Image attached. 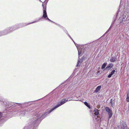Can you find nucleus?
Masks as SVG:
<instances>
[{
  "label": "nucleus",
  "mask_w": 129,
  "mask_h": 129,
  "mask_svg": "<svg viewBox=\"0 0 129 129\" xmlns=\"http://www.w3.org/2000/svg\"><path fill=\"white\" fill-rule=\"evenodd\" d=\"M113 64L112 63H110L107 65V67L105 69L103 70V71H105V70H109L113 67Z\"/></svg>",
  "instance_id": "9d476101"
},
{
  "label": "nucleus",
  "mask_w": 129,
  "mask_h": 129,
  "mask_svg": "<svg viewBox=\"0 0 129 129\" xmlns=\"http://www.w3.org/2000/svg\"><path fill=\"white\" fill-rule=\"evenodd\" d=\"M4 35L3 30L0 31V36Z\"/></svg>",
  "instance_id": "412c9836"
},
{
  "label": "nucleus",
  "mask_w": 129,
  "mask_h": 129,
  "mask_svg": "<svg viewBox=\"0 0 129 129\" xmlns=\"http://www.w3.org/2000/svg\"><path fill=\"white\" fill-rule=\"evenodd\" d=\"M114 23V22H112V23H111V25H113V24Z\"/></svg>",
  "instance_id": "72a5a7b5"
},
{
  "label": "nucleus",
  "mask_w": 129,
  "mask_h": 129,
  "mask_svg": "<svg viewBox=\"0 0 129 129\" xmlns=\"http://www.w3.org/2000/svg\"><path fill=\"white\" fill-rule=\"evenodd\" d=\"M129 111V103H128V108L127 109V111Z\"/></svg>",
  "instance_id": "2f4dec72"
},
{
  "label": "nucleus",
  "mask_w": 129,
  "mask_h": 129,
  "mask_svg": "<svg viewBox=\"0 0 129 129\" xmlns=\"http://www.w3.org/2000/svg\"><path fill=\"white\" fill-rule=\"evenodd\" d=\"M67 35L72 40H73L72 38L70 36V35L69 34H68Z\"/></svg>",
  "instance_id": "cd10ccee"
},
{
  "label": "nucleus",
  "mask_w": 129,
  "mask_h": 129,
  "mask_svg": "<svg viewBox=\"0 0 129 129\" xmlns=\"http://www.w3.org/2000/svg\"><path fill=\"white\" fill-rule=\"evenodd\" d=\"M114 102H113L111 104V107H113L114 106Z\"/></svg>",
  "instance_id": "393cba45"
},
{
  "label": "nucleus",
  "mask_w": 129,
  "mask_h": 129,
  "mask_svg": "<svg viewBox=\"0 0 129 129\" xmlns=\"http://www.w3.org/2000/svg\"><path fill=\"white\" fill-rule=\"evenodd\" d=\"M49 0H45V2H46V3H45L44 4H45H45H47V3L48 1Z\"/></svg>",
  "instance_id": "7c9ffc66"
},
{
  "label": "nucleus",
  "mask_w": 129,
  "mask_h": 129,
  "mask_svg": "<svg viewBox=\"0 0 129 129\" xmlns=\"http://www.w3.org/2000/svg\"><path fill=\"white\" fill-rule=\"evenodd\" d=\"M107 63L106 62H105L103 63L101 69L102 70L105 69V68L107 65Z\"/></svg>",
  "instance_id": "dca6fc26"
},
{
  "label": "nucleus",
  "mask_w": 129,
  "mask_h": 129,
  "mask_svg": "<svg viewBox=\"0 0 129 129\" xmlns=\"http://www.w3.org/2000/svg\"><path fill=\"white\" fill-rule=\"evenodd\" d=\"M105 110L108 113V114L109 116V120L112 116L113 115V112L112 110L108 107H107L105 108Z\"/></svg>",
  "instance_id": "423d86ee"
},
{
  "label": "nucleus",
  "mask_w": 129,
  "mask_h": 129,
  "mask_svg": "<svg viewBox=\"0 0 129 129\" xmlns=\"http://www.w3.org/2000/svg\"><path fill=\"white\" fill-rule=\"evenodd\" d=\"M87 106L89 109H90L91 108L90 105L89 104L87 105Z\"/></svg>",
  "instance_id": "c85d7f7f"
},
{
  "label": "nucleus",
  "mask_w": 129,
  "mask_h": 129,
  "mask_svg": "<svg viewBox=\"0 0 129 129\" xmlns=\"http://www.w3.org/2000/svg\"><path fill=\"white\" fill-rule=\"evenodd\" d=\"M119 9H118V11H117V12L116 14V15L115 16V18L114 19V21H112L113 22H114V23L116 21V18L118 16V14L119 12Z\"/></svg>",
  "instance_id": "6ab92c4d"
},
{
  "label": "nucleus",
  "mask_w": 129,
  "mask_h": 129,
  "mask_svg": "<svg viewBox=\"0 0 129 129\" xmlns=\"http://www.w3.org/2000/svg\"><path fill=\"white\" fill-rule=\"evenodd\" d=\"M42 6L43 8V14L42 17L41 18H40L38 20L36 21H37V22H38L40 20L42 19L43 18H44L45 19L49 21L54 23L55 24L57 25L60 26L59 24L52 21L48 18L46 12V4H45V7H44V4L43 3L42 4Z\"/></svg>",
  "instance_id": "39448f33"
},
{
  "label": "nucleus",
  "mask_w": 129,
  "mask_h": 129,
  "mask_svg": "<svg viewBox=\"0 0 129 129\" xmlns=\"http://www.w3.org/2000/svg\"><path fill=\"white\" fill-rule=\"evenodd\" d=\"M113 25H111L110 26V28H111H111H112V27H113Z\"/></svg>",
  "instance_id": "473e14b6"
},
{
  "label": "nucleus",
  "mask_w": 129,
  "mask_h": 129,
  "mask_svg": "<svg viewBox=\"0 0 129 129\" xmlns=\"http://www.w3.org/2000/svg\"><path fill=\"white\" fill-rule=\"evenodd\" d=\"M112 99H111L110 100V101L112 102Z\"/></svg>",
  "instance_id": "f704fd0d"
},
{
  "label": "nucleus",
  "mask_w": 129,
  "mask_h": 129,
  "mask_svg": "<svg viewBox=\"0 0 129 129\" xmlns=\"http://www.w3.org/2000/svg\"><path fill=\"white\" fill-rule=\"evenodd\" d=\"M129 20V17L125 13H122L119 19L117 21V22L119 23L120 25H123L127 23V21Z\"/></svg>",
  "instance_id": "20e7f679"
},
{
  "label": "nucleus",
  "mask_w": 129,
  "mask_h": 129,
  "mask_svg": "<svg viewBox=\"0 0 129 129\" xmlns=\"http://www.w3.org/2000/svg\"><path fill=\"white\" fill-rule=\"evenodd\" d=\"M37 21H35L34 22L28 23H20L19 24H20V28L23 27L25 26H27L28 25H29L30 24H32L33 23H35L36 22H37Z\"/></svg>",
  "instance_id": "1a4fd4ad"
},
{
  "label": "nucleus",
  "mask_w": 129,
  "mask_h": 129,
  "mask_svg": "<svg viewBox=\"0 0 129 129\" xmlns=\"http://www.w3.org/2000/svg\"><path fill=\"white\" fill-rule=\"evenodd\" d=\"M113 102L110 101V104H111Z\"/></svg>",
  "instance_id": "c9c22d12"
},
{
  "label": "nucleus",
  "mask_w": 129,
  "mask_h": 129,
  "mask_svg": "<svg viewBox=\"0 0 129 129\" xmlns=\"http://www.w3.org/2000/svg\"><path fill=\"white\" fill-rule=\"evenodd\" d=\"M72 40V41H73V42H74V43L75 45L76 46H77V44L76 43H75V42L74 41V40L73 39V40Z\"/></svg>",
  "instance_id": "c756f323"
},
{
  "label": "nucleus",
  "mask_w": 129,
  "mask_h": 129,
  "mask_svg": "<svg viewBox=\"0 0 129 129\" xmlns=\"http://www.w3.org/2000/svg\"><path fill=\"white\" fill-rule=\"evenodd\" d=\"M20 24L19 23L16 24L15 25L10 26L12 32L20 28Z\"/></svg>",
  "instance_id": "0eeeda50"
},
{
  "label": "nucleus",
  "mask_w": 129,
  "mask_h": 129,
  "mask_svg": "<svg viewBox=\"0 0 129 129\" xmlns=\"http://www.w3.org/2000/svg\"><path fill=\"white\" fill-rule=\"evenodd\" d=\"M117 60V58L115 57H112L110 59V61L111 62H114Z\"/></svg>",
  "instance_id": "2eb2a0df"
},
{
  "label": "nucleus",
  "mask_w": 129,
  "mask_h": 129,
  "mask_svg": "<svg viewBox=\"0 0 129 129\" xmlns=\"http://www.w3.org/2000/svg\"><path fill=\"white\" fill-rule=\"evenodd\" d=\"M84 104L86 106H87V105H88V104L87 103V102H85L84 103Z\"/></svg>",
  "instance_id": "a878e982"
},
{
  "label": "nucleus",
  "mask_w": 129,
  "mask_h": 129,
  "mask_svg": "<svg viewBox=\"0 0 129 129\" xmlns=\"http://www.w3.org/2000/svg\"><path fill=\"white\" fill-rule=\"evenodd\" d=\"M85 57H84V56L81 59H80L79 58L78 60V61L76 66H80L81 64V63H82L83 61V60H84L85 59Z\"/></svg>",
  "instance_id": "9b49d317"
},
{
  "label": "nucleus",
  "mask_w": 129,
  "mask_h": 129,
  "mask_svg": "<svg viewBox=\"0 0 129 129\" xmlns=\"http://www.w3.org/2000/svg\"><path fill=\"white\" fill-rule=\"evenodd\" d=\"M64 32L67 35L68 34V31L66 30L65 29H63Z\"/></svg>",
  "instance_id": "bb28decb"
},
{
  "label": "nucleus",
  "mask_w": 129,
  "mask_h": 129,
  "mask_svg": "<svg viewBox=\"0 0 129 129\" xmlns=\"http://www.w3.org/2000/svg\"><path fill=\"white\" fill-rule=\"evenodd\" d=\"M101 87V85L98 86L95 90L93 91V93H97L99 91H100Z\"/></svg>",
  "instance_id": "f8f14e48"
},
{
  "label": "nucleus",
  "mask_w": 129,
  "mask_h": 129,
  "mask_svg": "<svg viewBox=\"0 0 129 129\" xmlns=\"http://www.w3.org/2000/svg\"><path fill=\"white\" fill-rule=\"evenodd\" d=\"M78 51V55H79V59H80V56H81L82 55V49H81V50H79L78 48H77Z\"/></svg>",
  "instance_id": "a211bd4d"
},
{
  "label": "nucleus",
  "mask_w": 129,
  "mask_h": 129,
  "mask_svg": "<svg viewBox=\"0 0 129 129\" xmlns=\"http://www.w3.org/2000/svg\"><path fill=\"white\" fill-rule=\"evenodd\" d=\"M112 75L111 73H110L107 76V77L108 78H110L111 77Z\"/></svg>",
  "instance_id": "b1692460"
},
{
  "label": "nucleus",
  "mask_w": 129,
  "mask_h": 129,
  "mask_svg": "<svg viewBox=\"0 0 129 129\" xmlns=\"http://www.w3.org/2000/svg\"><path fill=\"white\" fill-rule=\"evenodd\" d=\"M40 1H41L40 0H39Z\"/></svg>",
  "instance_id": "e433bc0d"
},
{
  "label": "nucleus",
  "mask_w": 129,
  "mask_h": 129,
  "mask_svg": "<svg viewBox=\"0 0 129 129\" xmlns=\"http://www.w3.org/2000/svg\"><path fill=\"white\" fill-rule=\"evenodd\" d=\"M65 99L62 100L60 103H58L56 105L51 109L49 111L45 112L43 114L41 113V112L37 113L39 110H36L35 115L33 117V120L28 124L25 126L24 129H37V126L40 123L41 120L44 118L46 116L49 114L54 110L64 104L68 101L72 100H69L68 97H66Z\"/></svg>",
  "instance_id": "f257e3e1"
},
{
  "label": "nucleus",
  "mask_w": 129,
  "mask_h": 129,
  "mask_svg": "<svg viewBox=\"0 0 129 129\" xmlns=\"http://www.w3.org/2000/svg\"><path fill=\"white\" fill-rule=\"evenodd\" d=\"M126 101L127 102L129 103V95L127 93L126 98Z\"/></svg>",
  "instance_id": "aec40b11"
},
{
  "label": "nucleus",
  "mask_w": 129,
  "mask_h": 129,
  "mask_svg": "<svg viewBox=\"0 0 129 129\" xmlns=\"http://www.w3.org/2000/svg\"><path fill=\"white\" fill-rule=\"evenodd\" d=\"M99 111L100 110H98L95 108L93 110V112H94V114L95 115V116L96 115L97 117V115H98L99 114Z\"/></svg>",
  "instance_id": "ddd939ff"
},
{
  "label": "nucleus",
  "mask_w": 129,
  "mask_h": 129,
  "mask_svg": "<svg viewBox=\"0 0 129 129\" xmlns=\"http://www.w3.org/2000/svg\"><path fill=\"white\" fill-rule=\"evenodd\" d=\"M82 49V54H85L86 53L87 51V48H80L79 49L80 50H81Z\"/></svg>",
  "instance_id": "4468645a"
},
{
  "label": "nucleus",
  "mask_w": 129,
  "mask_h": 129,
  "mask_svg": "<svg viewBox=\"0 0 129 129\" xmlns=\"http://www.w3.org/2000/svg\"><path fill=\"white\" fill-rule=\"evenodd\" d=\"M28 103V102H25L24 103H16L7 101L6 102V104H5V105H6V107L7 108H11V109H12L13 108L12 111L11 110L10 111L12 112V113L14 114L13 110L14 108H17L18 106L23 107L24 104H26Z\"/></svg>",
  "instance_id": "7ed1b4c3"
},
{
  "label": "nucleus",
  "mask_w": 129,
  "mask_h": 129,
  "mask_svg": "<svg viewBox=\"0 0 129 129\" xmlns=\"http://www.w3.org/2000/svg\"><path fill=\"white\" fill-rule=\"evenodd\" d=\"M33 101L30 102H28V103L26 104H24L23 107H21L19 106H18L17 108H14V110L13 112L14 114H18V115H20L22 116H24L26 114V113L28 111H30L29 109H24L21 108H23L25 106H26L27 105H30L32 104V102Z\"/></svg>",
  "instance_id": "f03ea898"
},
{
  "label": "nucleus",
  "mask_w": 129,
  "mask_h": 129,
  "mask_svg": "<svg viewBox=\"0 0 129 129\" xmlns=\"http://www.w3.org/2000/svg\"><path fill=\"white\" fill-rule=\"evenodd\" d=\"M112 69H113V70H111V72L110 73L113 75V74H114L115 72V70H117V69L116 68H113V67L112 68Z\"/></svg>",
  "instance_id": "f3484780"
},
{
  "label": "nucleus",
  "mask_w": 129,
  "mask_h": 129,
  "mask_svg": "<svg viewBox=\"0 0 129 129\" xmlns=\"http://www.w3.org/2000/svg\"><path fill=\"white\" fill-rule=\"evenodd\" d=\"M10 27H7L3 30L4 35H7L12 32Z\"/></svg>",
  "instance_id": "6e6552de"
},
{
  "label": "nucleus",
  "mask_w": 129,
  "mask_h": 129,
  "mask_svg": "<svg viewBox=\"0 0 129 129\" xmlns=\"http://www.w3.org/2000/svg\"><path fill=\"white\" fill-rule=\"evenodd\" d=\"M3 115L2 113L0 112V122H1V121L2 119L1 118L2 117Z\"/></svg>",
  "instance_id": "5701e85b"
},
{
  "label": "nucleus",
  "mask_w": 129,
  "mask_h": 129,
  "mask_svg": "<svg viewBox=\"0 0 129 129\" xmlns=\"http://www.w3.org/2000/svg\"><path fill=\"white\" fill-rule=\"evenodd\" d=\"M111 28H109L107 30V31L104 34V35H103L104 36L105 35H106V34H107L109 32L110 30L111 29Z\"/></svg>",
  "instance_id": "4be33fe9"
}]
</instances>
